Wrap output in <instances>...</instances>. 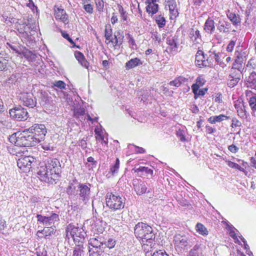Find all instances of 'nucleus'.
Instances as JSON below:
<instances>
[{"instance_id": "obj_62", "label": "nucleus", "mask_w": 256, "mask_h": 256, "mask_svg": "<svg viewBox=\"0 0 256 256\" xmlns=\"http://www.w3.org/2000/svg\"><path fill=\"white\" fill-rule=\"evenodd\" d=\"M54 86L60 89H64L66 87V84L62 80H58L54 82Z\"/></svg>"}, {"instance_id": "obj_11", "label": "nucleus", "mask_w": 256, "mask_h": 256, "mask_svg": "<svg viewBox=\"0 0 256 256\" xmlns=\"http://www.w3.org/2000/svg\"><path fill=\"white\" fill-rule=\"evenodd\" d=\"M9 113L10 116L16 120L24 121L28 118L27 110L20 106L10 109Z\"/></svg>"}, {"instance_id": "obj_54", "label": "nucleus", "mask_w": 256, "mask_h": 256, "mask_svg": "<svg viewBox=\"0 0 256 256\" xmlns=\"http://www.w3.org/2000/svg\"><path fill=\"white\" fill-rule=\"evenodd\" d=\"M228 166L232 168L238 170L241 172H244V168H242L239 164L234 162L228 161Z\"/></svg>"}, {"instance_id": "obj_4", "label": "nucleus", "mask_w": 256, "mask_h": 256, "mask_svg": "<svg viewBox=\"0 0 256 256\" xmlns=\"http://www.w3.org/2000/svg\"><path fill=\"white\" fill-rule=\"evenodd\" d=\"M86 232L82 228L70 224L66 228V240L69 242L72 238L77 246H83Z\"/></svg>"}, {"instance_id": "obj_27", "label": "nucleus", "mask_w": 256, "mask_h": 256, "mask_svg": "<svg viewBox=\"0 0 256 256\" xmlns=\"http://www.w3.org/2000/svg\"><path fill=\"white\" fill-rule=\"evenodd\" d=\"M116 244V240L112 236L104 237L103 246L104 248H108L109 249L112 248Z\"/></svg>"}, {"instance_id": "obj_16", "label": "nucleus", "mask_w": 256, "mask_h": 256, "mask_svg": "<svg viewBox=\"0 0 256 256\" xmlns=\"http://www.w3.org/2000/svg\"><path fill=\"white\" fill-rule=\"evenodd\" d=\"M216 26L220 32L222 34H229L232 30L231 24L228 22L226 19L218 18V22L216 23Z\"/></svg>"}, {"instance_id": "obj_13", "label": "nucleus", "mask_w": 256, "mask_h": 256, "mask_svg": "<svg viewBox=\"0 0 256 256\" xmlns=\"http://www.w3.org/2000/svg\"><path fill=\"white\" fill-rule=\"evenodd\" d=\"M36 162V159L33 156H28L22 157L17 161V164L18 168L24 171L28 172L32 168V164Z\"/></svg>"}, {"instance_id": "obj_40", "label": "nucleus", "mask_w": 256, "mask_h": 256, "mask_svg": "<svg viewBox=\"0 0 256 256\" xmlns=\"http://www.w3.org/2000/svg\"><path fill=\"white\" fill-rule=\"evenodd\" d=\"M242 72L237 71V70H230V74L228 75L230 78L240 80Z\"/></svg>"}, {"instance_id": "obj_21", "label": "nucleus", "mask_w": 256, "mask_h": 256, "mask_svg": "<svg viewBox=\"0 0 256 256\" xmlns=\"http://www.w3.org/2000/svg\"><path fill=\"white\" fill-rule=\"evenodd\" d=\"M103 242L104 236H96L90 238L88 240V244L96 250H102L104 249Z\"/></svg>"}, {"instance_id": "obj_35", "label": "nucleus", "mask_w": 256, "mask_h": 256, "mask_svg": "<svg viewBox=\"0 0 256 256\" xmlns=\"http://www.w3.org/2000/svg\"><path fill=\"white\" fill-rule=\"evenodd\" d=\"M86 114V110L83 108H75L74 111V115L76 118H80V120L83 119V116Z\"/></svg>"}, {"instance_id": "obj_52", "label": "nucleus", "mask_w": 256, "mask_h": 256, "mask_svg": "<svg viewBox=\"0 0 256 256\" xmlns=\"http://www.w3.org/2000/svg\"><path fill=\"white\" fill-rule=\"evenodd\" d=\"M166 7L168 6L169 9L176 7V3L175 0H164Z\"/></svg>"}, {"instance_id": "obj_25", "label": "nucleus", "mask_w": 256, "mask_h": 256, "mask_svg": "<svg viewBox=\"0 0 256 256\" xmlns=\"http://www.w3.org/2000/svg\"><path fill=\"white\" fill-rule=\"evenodd\" d=\"M46 228H44L43 230L41 232L38 231V232L42 234L44 236V237L46 239H51L53 236L56 233V227H53L52 226H46Z\"/></svg>"}, {"instance_id": "obj_9", "label": "nucleus", "mask_w": 256, "mask_h": 256, "mask_svg": "<svg viewBox=\"0 0 256 256\" xmlns=\"http://www.w3.org/2000/svg\"><path fill=\"white\" fill-rule=\"evenodd\" d=\"M29 132L36 138V144L44 140L47 132L46 126L42 124H34L28 129Z\"/></svg>"}, {"instance_id": "obj_46", "label": "nucleus", "mask_w": 256, "mask_h": 256, "mask_svg": "<svg viewBox=\"0 0 256 256\" xmlns=\"http://www.w3.org/2000/svg\"><path fill=\"white\" fill-rule=\"evenodd\" d=\"M243 63L244 62H239L235 60L231 69L242 72L244 69L242 65Z\"/></svg>"}, {"instance_id": "obj_30", "label": "nucleus", "mask_w": 256, "mask_h": 256, "mask_svg": "<svg viewBox=\"0 0 256 256\" xmlns=\"http://www.w3.org/2000/svg\"><path fill=\"white\" fill-rule=\"evenodd\" d=\"M248 86L256 90V72L253 71L250 72L247 80Z\"/></svg>"}, {"instance_id": "obj_1", "label": "nucleus", "mask_w": 256, "mask_h": 256, "mask_svg": "<svg viewBox=\"0 0 256 256\" xmlns=\"http://www.w3.org/2000/svg\"><path fill=\"white\" fill-rule=\"evenodd\" d=\"M61 165L57 158H48L42 164L38 172L42 181L56 184L60 176Z\"/></svg>"}, {"instance_id": "obj_15", "label": "nucleus", "mask_w": 256, "mask_h": 256, "mask_svg": "<svg viewBox=\"0 0 256 256\" xmlns=\"http://www.w3.org/2000/svg\"><path fill=\"white\" fill-rule=\"evenodd\" d=\"M6 46L7 48H10L18 54L22 55L26 58H28L31 53L30 51L21 46L18 43L7 42Z\"/></svg>"}, {"instance_id": "obj_60", "label": "nucleus", "mask_w": 256, "mask_h": 256, "mask_svg": "<svg viewBox=\"0 0 256 256\" xmlns=\"http://www.w3.org/2000/svg\"><path fill=\"white\" fill-rule=\"evenodd\" d=\"M176 136L182 142L186 141L184 132L183 130H179L176 132Z\"/></svg>"}, {"instance_id": "obj_12", "label": "nucleus", "mask_w": 256, "mask_h": 256, "mask_svg": "<svg viewBox=\"0 0 256 256\" xmlns=\"http://www.w3.org/2000/svg\"><path fill=\"white\" fill-rule=\"evenodd\" d=\"M147 183L140 179L135 178L132 180V185L135 192L138 196L147 192H151L150 189H148L146 186Z\"/></svg>"}, {"instance_id": "obj_7", "label": "nucleus", "mask_w": 256, "mask_h": 256, "mask_svg": "<svg viewBox=\"0 0 256 256\" xmlns=\"http://www.w3.org/2000/svg\"><path fill=\"white\" fill-rule=\"evenodd\" d=\"M36 218L38 223L45 226H52L60 220L59 215L52 211L41 210L40 214H37Z\"/></svg>"}, {"instance_id": "obj_41", "label": "nucleus", "mask_w": 256, "mask_h": 256, "mask_svg": "<svg viewBox=\"0 0 256 256\" xmlns=\"http://www.w3.org/2000/svg\"><path fill=\"white\" fill-rule=\"evenodd\" d=\"M120 167V160L118 158H116L115 163L114 165H112L110 168V172L112 175L118 173Z\"/></svg>"}, {"instance_id": "obj_50", "label": "nucleus", "mask_w": 256, "mask_h": 256, "mask_svg": "<svg viewBox=\"0 0 256 256\" xmlns=\"http://www.w3.org/2000/svg\"><path fill=\"white\" fill-rule=\"evenodd\" d=\"M151 38L154 42H157L158 44L162 42L160 35L156 31L152 32Z\"/></svg>"}, {"instance_id": "obj_32", "label": "nucleus", "mask_w": 256, "mask_h": 256, "mask_svg": "<svg viewBox=\"0 0 256 256\" xmlns=\"http://www.w3.org/2000/svg\"><path fill=\"white\" fill-rule=\"evenodd\" d=\"M188 256H203L200 244H196L189 252Z\"/></svg>"}, {"instance_id": "obj_45", "label": "nucleus", "mask_w": 256, "mask_h": 256, "mask_svg": "<svg viewBox=\"0 0 256 256\" xmlns=\"http://www.w3.org/2000/svg\"><path fill=\"white\" fill-rule=\"evenodd\" d=\"M76 186L73 183L70 182L66 188V192L70 196L76 195Z\"/></svg>"}, {"instance_id": "obj_23", "label": "nucleus", "mask_w": 256, "mask_h": 256, "mask_svg": "<svg viewBox=\"0 0 256 256\" xmlns=\"http://www.w3.org/2000/svg\"><path fill=\"white\" fill-rule=\"evenodd\" d=\"M188 36L194 44H200L202 42L200 32L196 28H191L188 33Z\"/></svg>"}, {"instance_id": "obj_18", "label": "nucleus", "mask_w": 256, "mask_h": 256, "mask_svg": "<svg viewBox=\"0 0 256 256\" xmlns=\"http://www.w3.org/2000/svg\"><path fill=\"white\" fill-rule=\"evenodd\" d=\"M10 56L6 50L0 51V72H6L8 70V64Z\"/></svg>"}, {"instance_id": "obj_8", "label": "nucleus", "mask_w": 256, "mask_h": 256, "mask_svg": "<svg viewBox=\"0 0 256 256\" xmlns=\"http://www.w3.org/2000/svg\"><path fill=\"white\" fill-rule=\"evenodd\" d=\"M76 196L79 198L80 200L86 204L90 198V186L88 183H78Z\"/></svg>"}, {"instance_id": "obj_14", "label": "nucleus", "mask_w": 256, "mask_h": 256, "mask_svg": "<svg viewBox=\"0 0 256 256\" xmlns=\"http://www.w3.org/2000/svg\"><path fill=\"white\" fill-rule=\"evenodd\" d=\"M20 100L24 106L29 108H32L36 104V98L34 97V95L31 93H21L20 94Z\"/></svg>"}, {"instance_id": "obj_44", "label": "nucleus", "mask_w": 256, "mask_h": 256, "mask_svg": "<svg viewBox=\"0 0 256 256\" xmlns=\"http://www.w3.org/2000/svg\"><path fill=\"white\" fill-rule=\"evenodd\" d=\"M136 172H144L146 174H150L151 176L153 174V170L146 166H140L138 168H136L135 170Z\"/></svg>"}, {"instance_id": "obj_61", "label": "nucleus", "mask_w": 256, "mask_h": 256, "mask_svg": "<svg viewBox=\"0 0 256 256\" xmlns=\"http://www.w3.org/2000/svg\"><path fill=\"white\" fill-rule=\"evenodd\" d=\"M206 82V80H204L202 76H198L196 80V83L200 86H203Z\"/></svg>"}, {"instance_id": "obj_29", "label": "nucleus", "mask_w": 256, "mask_h": 256, "mask_svg": "<svg viewBox=\"0 0 256 256\" xmlns=\"http://www.w3.org/2000/svg\"><path fill=\"white\" fill-rule=\"evenodd\" d=\"M142 64L140 59L136 58L127 62L126 64L125 67L126 70H130L136 66L141 65Z\"/></svg>"}, {"instance_id": "obj_10", "label": "nucleus", "mask_w": 256, "mask_h": 256, "mask_svg": "<svg viewBox=\"0 0 256 256\" xmlns=\"http://www.w3.org/2000/svg\"><path fill=\"white\" fill-rule=\"evenodd\" d=\"M174 241L176 249L180 251L188 250L192 244L188 236L185 234H177L175 235Z\"/></svg>"}, {"instance_id": "obj_57", "label": "nucleus", "mask_w": 256, "mask_h": 256, "mask_svg": "<svg viewBox=\"0 0 256 256\" xmlns=\"http://www.w3.org/2000/svg\"><path fill=\"white\" fill-rule=\"evenodd\" d=\"M242 125V122L236 118H233L232 120V128L240 127Z\"/></svg>"}, {"instance_id": "obj_48", "label": "nucleus", "mask_w": 256, "mask_h": 256, "mask_svg": "<svg viewBox=\"0 0 256 256\" xmlns=\"http://www.w3.org/2000/svg\"><path fill=\"white\" fill-rule=\"evenodd\" d=\"M239 81L240 80L238 79L230 78L228 76L227 84L228 87L233 88L238 84Z\"/></svg>"}, {"instance_id": "obj_63", "label": "nucleus", "mask_w": 256, "mask_h": 256, "mask_svg": "<svg viewBox=\"0 0 256 256\" xmlns=\"http://www.w3.org/2000/svg\"><path fill=\"white\" fill-rule=\"evenodd\" d=\"M152 256H169L165 251L162 250H159L154 252L152 254H150Z\"/></svg>"}, {"instance_id": "obj_37", "label": "nucleus", "mask_w": 256, "mask_h": 256, "mask_svg": "<svg viewBox=\"0 0 256 256\" xmlns=\"http://www.w3.org/2000/svg\"><path fill=\"white\" fill-rule=\"evenodd\" d=\"M118 9L122 20L124 22H126L128 18V12L124 10L122 6L120 4H118Z\"/></svg>"}, {"instance_id": "obj_64", "label": "nucleus", "mask_w": 256, "mask_h": 256, "mask_svg": "<svg viewBox=\"0 0 256 256\" xmlns=\"http://www.w3.org/2000/svg\"><path fill=\"white\" fill-rule=\"evenodd\" d=\"M36 256H48V252L44 248L41 250H39L38 251L36 252Z\"/></svg>"}, {"instance_id": "obj_22", "label": "nucleus", "mask_w": 256, "mask_h": 256, "mask_svg": "<svg viewBox=\"0 0 256 256\" xmlns=\"http://www.w3.org/2000/svg\"><path fill=\"white\" fill-rule=\"evenodd\" d=\"M54 10L55 18L57 20L62 22L65 24H68V15L63 8L55 6Z\"/></svg>"}, {"instance_id": "obj_39", "label": "nucleus", "mask_w": 256, "mask_h": 256, "mask_svg": "<svg viewBox=\"0 0 256 256\" xmlns=\"http://www.w3.org/2000/svg\"><path fill=\"white\" fill-rule=\"evenodd\" d=\"M158 4H153L152 5H148L146 7V10L148 13H151L152 14H154L158 12Z\"/></svg>"}, {"instance_id": "obj_28", "label": "nucleus", "mask_w": 256, "mask_h": 256, "mask_svg": "<svg viewBox=\"0 0 256 256\" xmlns=\"http://www.w3.org/2000/svg\"><path fill=\"white\" fill-rule=\"evenodd\" d=\"M230 118V116L224 114H220L218 116H212L208 118V122L212 124H214L216 122H220L224 120H228Z\"/></svg>"}, {"instance_id": "obj_49", "label": "nucleus", "mask_w": 256, "mask_h": 256, "mask_svg": "<svg viewBox=\"0 0 256 256\" xmlns=\"http://www.w3.org/2000/svg\"><path fill=\"white\" fill-rule=\"evenodd\" d=\"M208 54V56L206 54V62H208V65H207V66L212 67L214 65V58H212L214 53L213 52H209Z\"/></svg>"}, {"instance_id": "obj_43", "label": "nucleus", "mask_w": 256, "mask_h": 256, "mask_svg": "<svg viewBox=\"0 0 256 256\" xmlns=\"http://www.w3.org/2000/svg\"><path fill=\"white\" fill-rule=\"evenodd\" d=\"M156 22L159 28H163L166 24V20L161 15L156 16Z\"/></svg>"}, {"instance_id": "obj_47", "label": "nucleus", "mask_w": 256, "mask_h": 256, "mask_svg": "<svg viewBox=\"0 0 256 256\" xmlns=\"http://www.w3.org/2000/svg\"><path fill=\"white\" fill-rule=\"evenodd\" d=\"M96 10L100 12H102L104 8V2L103 0H94Z\"/></svg>"}, {"instance_id": "obj_26", "label": "nucleus", "mask_w": 256, "mask_h": 256, "mask_svg": "<svg viewBox=\"0 0 256 256\" xmlns=\"http://www.w3.org/2000/svg\"><path fill=\"white\" fill-rule=\"evenodd\" d=\"M226 16L234 26H236L240 24L241 19L239 14L230 12L228 10L226 14Z\"/></svg>"}, {"instance_id": "obj_51", "label": "nucleus", "mask_w": 256, "mask_h": 256, "mask_svg": "<svg viewBox=\"0 0 256 256\" xmlns=\"http://www.w3.org/2000/svg\"><path fill=\"white\" fill-rule=\"evenodd\" d=\"M87 139H88V137H86V138H82V140H80L78 142V145L80 146L82 148V150H86V152H88V150H86V149L87 148V143H86Z\"/></svg>"}, {"instance_id": "obj_55", "label": "nucleus", "mask_w": 256, "mask_h": 256, "mask_svg": "<svg viewBox=\"0 0 256 256\" xmlns=\"http://www.w3.org/2000/svg\"><path fill=\"white\" fill-rule=\"evenodd\" d=\"M94 250L92 248L89 247L88 252L90 253V256H100L102 252L104 250Z\"/></svg>"}, {"instance_id": "obj_58", "label": "nucleus", "mask_w": 256, "mask_h": 256, "mask_svg": "<svg viewBox=\"0 0 256 256\" xmlns=\"http://www.w3.org/2000/svg\"><path fill=\"white\" fill-rule=\"evenodd\" d=\"M236 40H232L230 41L226 46V51L228 52H232L236 44Z\"/></svg>"}, {"instance_id": "obj_6", "label": "nucleus", "mask_w": 256, "mask_h": 256, "mask_svg": "<svg viewBox=\"0 0 256 256\" xmlns=\"http://www.w3.org/2000/svg\"><path fill=\"white\" fill-rule=\"evenodd\" d=\"M106 204L112 210L116 211L124 208L125 200L119 195L108 192L106 196Z\"/></svg>"}, {"instance_id": "obj_53", "label": "nucleus", "mask_w": 256, "mask_h": 256, "mask_svg": "<svg viewBox=\"0 0 256 256\" xmlns=\"http://www.w3.org/2000/svg\"><path fill=\"white\" fill-rule=\"evenodd\" d=\"M249 104L253 111H256V96L250 98Z\"/></svg>"}, {"instance_id": "obj_24", "label": "nucleus", "mask_w": 256, "mask_h": 256, "mask_svg": "<svg viewBox=\"0 0 256 256\" xmlns=\"http://www.w3.org/2000/svg\"><path fill=\"white\" fill-rule=\"evenodd\" d=\"M215 22L210 18H208L204 24V30L206 32L212 34L215 30Z\"/></svg>"}, {"instance_id": "obj_34", "label": "nucleus", "mask_w": 256, "mask_h": 256, "mask_svg": "<svg viewBox=\"0 0 256 256\" xmlns=\"http://www.w3.org/2000/svg\"><path fill=\"white\" fill-rule=\"evenodd\" d=\"M234 106L235 108L236 109L238 116L241 118H244L246 114L244 104H236Z\"/></svg>"}, {"instance_id": "obj_17", "label": "nucleus", "mask_w": 256, "mask_h": 256, "mask_svg": "<svg viewBox=\"0 0 256 256\" xmlns=\"http://www.w3.org/2000/svg\"><path fill=\"white\" fill-rule=\"evenodd\" d=\"M166 42L168 46L167 50L170 52L176 53L178 52V37L176 35L173 36H168L166 38Z\"/></svg>"}, {"instance_id": "obj_33", "label": "nucleus", "mask_w": 256, "mask_h": 256, "mask_svg": "<svg viewBox=\"0 0 256 256\" xmlns=\"http://www.w3.org/2000/svg\"><path fill=\"white\" fill-rule=\"evenodd\" d=\"M114 38H112L110 42H111L114 44V46H120L122 42L124 36L120 34V32H118L116 34H114Z\"/></svg>"}, {"instance_id": "obj_36", "label": "nucleus", "mask_w": 256, "mask_h": 256, "mask_svg": "<svg viewBox=\"0 0 256 256\" xmlns=\"http://www.w3.org/2000/svg\"><path fill=\"white\" fill-rule=\"evenodd\" d=\"M90 0H82V4H83V8L85 11L89 14H92L94 11L93 6L89 3Z\"/></svg>"}, {"instance_id": "obj_31", "label": "nucleus", "mask_w": 256, "mask_h": 256, "mask_svg": "<svg viewBox=\"0 0 256 256\" xmlns=\"http://www.w3.org/2000/svg\"><path fill=\"white\" fill-rule=\"evenodd\" d=\"M74 56L76 59L78 61L79 63H80L82 66L86 68H88V67L89 64L85 58L84 54L81 52H75Z\"/></svg>"}, {"instance_id": "obj_19", "label": "nucleus", "mask_w": 256, "mask_h": 256, "mask_svg": "<svg viewBox=\"0 0 256 256\" xmlns=\"http://www.w3.org/2000/svg\"><path fill=\"white\" fill-rule=\"evenodd\" d=\"M206 54L202 50H198L196 55V65L198 68L206 67L208 63L206 62Z\"/></svg>"}, {"instance_id": "obj_5", "label": "nucleus", "mask_w": 256, "mask_h": 256, "mask_svg": "<svg viewBox=\"0 0 256 256\" xmlns=\"http://www.w3.org/2000/svg\"><path fill=\"white\" fill-rule=\"evenodd\" d=\"M18 30L20 34L22 40L26 43L28 46L32 45L34 42V37L33 36L35 32L34 26L30 24H19L17 26Z\"/></svg>"}, {"instance_id": "obj_56", "label": "nucleus", "mask_w": 256, "mask_h": 256, "mask_svg": "<svg viewBox=\"0 0 256 256\" xmlns=\"http://www.w3.org/2000/svg\"><path fill=\"white\" fill-rule=\"evenodd\" d=\"M83 246H77L73 252V256H82L83 252Z\"/></svg>"}, {"instance_id": "obj_20", "label": "nucleus", "mask_w": 256, "mask_h": 256, "mask_svg": "<svg viewBox=\"0 0 256 256\" xmlns=\"http://www.w3.org/2000/svg\"><path fill=\"white\" fill-rule=\"evenodd\" d=\"M235 60L239 62H244L246 60V58L248 54V52L246 48L238 46L236 48L235 52Z\"/></svg>"}, {"instance_id": "obj_2", "label": "nucleus", "mask_w": 256, "mask_h": 256, "mask_svg": "<svg viewBox=\"0 0 256 256\" xmlns=\"http://www.w3.org/2000/svg\"><path fill=\"white\" fill-rule=\"evenodd\" d=\"M134 234L146 254L152 252L156 244V236L152 228L146 223L138 222L134 227Z\"/></svg>"}, {"instance_id": "obj_59", "label": "nucleus", "mask_w": 256, "mask_h": 256, "mask_svg": "<svg viewBox=\"0 0 256 256\" xmlns=\"http://www.w3.org/2000/svg\"><path fill=\"white\" fill-rule=\"evenodd\" d=\"M112 36V30L110 26V28L108 29L106 28L105 29L104 32V37L106 40H108L109 41L112 39L110 38Z\"/></svg>"}, {"instance_id": "obj_42", "label": "nucleus", "mask_w": 256, "mask_h": 256, "mask_svg": "<svg viewBox=\"0 0 256 256\" xmlns=\"http://www.w3.org/2000/svg\"><path fill=\"white\" fill-rule=\"evenodd\" d=\"M227 228L229 230L230 236L233 238L235 242H236V241L238 242V236L235 232V230L237 232L238 230L234 226L229 225L228 226Z\"/></svg>"}, {"instance_id": "obj_38", "label": "nucleus", "mask_w": 256, "mask_h": 256, "mask_svg": "<svg viewBox=\"0 0 256 256\" xmlns=\"http://www.w3.org/2000/svg\"><path fill=\"white\" fill-rule=\"evenodd\" d=\"M196 230L197 232L201 235L206 236L208 234V231L206 228L200 223L196 224Z\"/></svg>"}, {"instance_id": "obj_3", "label": "nucleus", "mask_w": 256, "mask_h": 256, "mask_svg": "<svg viewBox=\"0 0 256 256\" xmlns=\"http://www.w3.org/2000/svg\"><path fill=\"white\" fill-rule=\"evenodd\" d=\"M36 138L29 132L28 129L24 131L18 132L9 136L8 140L16 146L30 147L34 146L37 144Z\"/></svg>"}]
</instances>
